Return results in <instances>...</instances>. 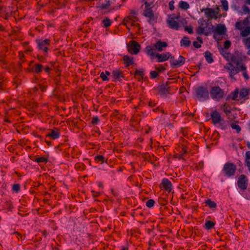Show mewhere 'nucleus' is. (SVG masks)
I'll list each match as a JSON object with an SVG mask.
<instances>
[{
	"mask_svg": "<svg viewBox=\"0 0 250 250\" xmlns=\"http://www.w3.org/2000/svg\"><path fill=\"white\" fill-rule=\"evenodd\" d=\"M155 0H142L145 7L143 15L148 19V22L153 24L157 22V15L155 14L152 8L155 6Z\"/></svg>",
	"mask_w": 250,
	"mask_h": 250,
	"instance_id": "f257e3e1",
	"label": "nucleus"
},
{
	"mask_svg": "<svg viewBox=\"0 0 250 250\" xmlns=\"http://www.w3.org/2000/svg\"><path fill=\"white\" fill-rule=\"evenodd\" d=\"M236 169L237 167L234 164L228 162L224 164L222 171L225 176L230 177L235 175Z\"/></svg>",
	"mask_w": 250,
	"mask_h": 250,
	"instance_id": "f03ea898",
	"label": "nucleus"
},
{
	"mask_svg": "<svg viewBox=\"0 0 250 250\" xmlns=\"http://www.w3.org/2000/svg\"><path fill=\"white\" fill-rule=\"evenodd\" d=\"M196 95L197 98L200 101L208 99V91L207 87L200 86L196 89Z\"/></svg>",
	"mask_w": 250,
	"mask_h": 250,
	"instance_id": "7ed1b4c3",
	"label": "nucleus"
},
{
	"mask_svg": "<svg viewBox=\"0 0 250 250\" xmlns=\"http://www.w3.org/2000/svg\"><path fill=\"white\" fill-rule=\"evenodd\" d=\"M210 94L213 100L218 101L223 97L224 92L219 86H215L211 87Z\"/></svg>",
	"mask_w": 250,
	"mask_h": 250,
	"instance_id": "20e7f679",
	"label": "nucleus"
},
{
	"mask_svg": "<svg viewBox=\"0 0 250 250\" xmlns=\"http://www.w3.org/2000/svg\"><path fill=\"white\" fill-rule=\"evenodd\" d=\"M121 5L119 2H117L116 0H108L105 4H102L100 7L102 9H118L120 8Z\"/></svg>",
	"mask_w": 250,
	"mask_h": 250,
	"instance_id": "39448f33",
	"label": "nucleus"
},
{
	"mask_svg": "<svg viewBox=\"0 0 250 250\" xmlns=\"http://www.w3.org/2000/svg\"><path fill=\"white\" fill-rule=\"evenodd\" d=\"M237 184L239 188L243 190H246L247 188L248 185L247 177L244 174L241 175L238 178Z\"/></svg>",
	"mask_w": 250,
	"mask_h": 250,
	"instance_id": "423d86ee",
	"label": "nucleus"
},
{
	"mask_svg": "<svg viewBox=\"0 0 250 250\" xmlns=\"http://www.w3.org/2000/svg\"><path fill=\"white\" fill-rule=\"evenodd\" d=\"M36 42L38 43L39 48L43 50L45 53L48 52V46L50 45V40L46 39L45 40H37Z\"/></svg>",
	"mask_w": 250,
	"mask_h": 250,
	"instance_id": "0eeeda50",
	"label": "nucleus"
},
{
	"mask_svg": "<svg viewBox=\"0 0 250 250\" xmlns=\"http://www.w3.org/2000/svg\"><path fill=\"white\" fill-rule=\"evenodd\" d=\"M199 26L196 29V33L198 35L205 34L208 35V34L205 33V29L207 27L208 24L203 19H200L198 21Z\"/></svg>",
	"mask_w": 250,
	"mask_h": 250,
	"instance_id": "6e6552de",
	"label": "nucleus"
},
{
	"mask_svg": "<svg viewBox=\"0 0 250 250\" xmlns=\"http://www.w3.org/2000/svg\"><path fill=\"white\" fill-rule=\"evenodd\" d=\"M140 49V44L135 41H132L129 42L128 46V51L132 54H137Z\"/></svg>",
	"mask_w": 250,
	"mask_h": 250,
	"instance_id": "1a4fd4ad",
	"label": "nucleus"
},
{
	"mask_svg": "<svg viewBox=\"0 0 250 250\" xmlns=\"http://www.w3.org/2000/svg\"><path fill=\"white\" fill-rule=\"evenodd\" d=\"M169 82H166V83L159 85L157 87V90L159 94L162 96H166L167 94L169 93L170 87L169 86Z\"/></svg>",
	"mask_w": 250,
	"mask_h": 250,
	"instance_id": "9d476101",
	"label": "nucleus"
},
{
	"mask_svg": "<svg viewBox=\"0 0 250 250\" xmlns=\"http://www.w3.org/2000/svg\"><path fill=\"white\" fill-rule=\"evenodd\" d=\"M185 62V58L180 55L178 59H175L174 57H172L170 59V62L171 65L173 67L180 66H182Z\"/></svg>",
	"mask_w": 250,
	"mask_h": 250,
	"instance_id": "9b49d317",
	"label": "nucleus"
},
{
	"mask_svg": "<svg viewBox=\"0 0 250 250\" xmlns=\"http://www.w3.org/2000/svg\"><path fill=\"white\" fill-rule=\"evenodd\" d=\"M224 68L230 71L229 76L231 79H233V76L240 71L238 67H235L230 63H227Z\"/></svg>",
	"mask_w": 250,
	"mask_h": 250,
	"instance_id": "f8f14e48",
	"label": "nucleus"
},
{
	"mask_svg": "<svg viewBox=\"0 0 250 250\" xmlns=\"http://www.w3.org/2000/svg\"><path fill=\"white\" fill-rule=\"evenodd\" d=\"M210 117L212 124L216 125L220 124L223 120L220 114L217 110H214L210 113Z\"/></svg>",
	"mask_w": 250,
	"mask_h": 250,
	"instance_id": "ddd939ff",
	"label": "nucleus"
},
{
	"mask_svg": "<svg viewBox=\"0 0 250 250\" xmlns=\"http://www.w3.org/2000/svg\"><path fill=\"white\" fill-rule=\"evenodd\" d=\"M202 11H204L206 16L210 19H214L216 20L217 19L218 12L215 11L212 8H208L203 9L202 10Z\"/></svg>",
	"mask_w": 250,
	"mask_h": 250,
	"instance_id": "4468645a",
	"label": "nucleus"
},
{
	"mask_svg": "<svg viewBox=\"0 0 250 250\" xmlns=\"http://www.w3.org/2000/svg\"><path fill=\"white\" fill-rule=\"evenodd\" d=\"M9 8L0 5V16L5 20H7L11 15Z\"/></svg>",
	"mask_w": 250,
	"mask_h": 250,
	"instance_id": "2eb2a0df",
	"label": "nucleus"
},
{
	"mask_svg": "<svg viewBox=\"0 0 250 250\" xmlns=\"http://www.w3.org/2000/svg\"><path fill=\"white\" fill-rule=\"evenodd\" d=\"M167 23L171 29L178 30L179 28L178 22L175 21L173 17L168 18V19L167 20Z\"/></svg>",
	"mask_w": 250,
	"mask_h": 250,
	"instance_id": "dca6fc26",
	"label": "nucleus"
},
{
	"mask_svg": "<svg viewBox=\"0 0 250 250\" xmlns=\"http://www.w3.org/2000/svg\"><path fill=\"white\" fill-rule=\"evenodd\" d=\"M170 56L171 54L169 52H166L163 54H156L155 55L158 62H165L167 60Z\"/></svg>",
	"mask_w": 250,
	"mask_h": 250,
	"instance_id": "f3484780",
	"label": "nucleus"
},
{
	"mask_svg": "<svg viewBox=\"0 0 250 250\" xmlns=\"http://www.w3.org/2000/svg\"><path fill=\"white\" fill-rule=\"evenodd\" d=\"M167 46V43L165 42H162L161 41H158L156 43L153 44V46L155 47L156 50L159 52H162L164 48Z\"/></svg>",
	"mask_w": 250,
	"mask_h": 250,
	"instance_id": "a211bd4d",
	"label": "nucleus"
},
{
	"mask_svg": "<svg viewBox=\"0 0 250 250\" xmlns=\"http://www.w3.org/2000/svg\"><path fill=\"white\" fill-rule=\"evenodd\" d=\"M155 47L153 46V44L152 45H147L146 47L145 52L151 58H153L156 54L155 53Z\"/></svg>",
	"mask_w": 250,
	"mask_h": 250,
	"instance_id": "6ab92c4d",
	"label": "nucleus"
},
{
	"mask_svg": "<svg viewBox=\"0 0 250 250\" xmlns=\"http://www.w3.org/2000/svg\"><path fill=\"white\" fill-rule=\"evenodd\" d=\"M213 32H216L219 35H223L226 33L227 28L225 25L218 24L217 25L216 28L213 30Z\"/></svg>",
	"mask_w": 250,
	"mask_h": 250,
	"instance_id": "aec40b11",
	"label": "nucleus"
},
{
	"mask_svg": "<svg viewBox=\"0 0 250 250\" xmlns=\"http://www.w3.org/2000/svg\"><path fill=\"white\" fill-rule=\"evenodd\" d=\"M162 185L163 188L167 191L170 192L171 190V183L167 179L165 178L163 180Z\"/></svg>",
	"mask_w": 250,
	"mask_h": 250,
	"instance_id": "412c9836",
	"label": "nucleus"
},
{
	"mask_svg": "<svg viewBox=\"0 0 250 250\" xmlns=\"http://www.w3.org/2000/svg\"><path fill=\"white\" fill-rule=\"evenodd\" d=\"M46 136L49 137L52 139H56L59 137L60 133L57 129L51 130L50 132L46 135Z\"/></svg>",
	"mask_w": 250,
	"mask_h": 250,
	"instance_id": "4be33fe9",
	"label": "nucleus"
},
{
	"mask_svg": "<svg viewBox=\"0 0 250 250\" xmlns=\"http://www.w3.org/2000/svg\"><path fill=\"white\" fill-rule=\"evenodd\" d=\"M112 74L114 79L119 81H120L121 79L123 77L122 71L119 70L113 71Z\"/></svg>",
	"mask_w": 250,
	"mask_h": 250,
	"instance_id": "5701e85b",
	"label": "nucleus"
},
{
	"mask_svg": "<svg viewBox=\"0 0 250 250\" xmlns=\"http://www.w3.org/2000/svg\"><path fill=\"white\" fill-rule=\"evenodd\" d=\"M130 21L131 20L123 21V24L124 25H125L128 29L130 30V27L132 26H136L137 27L139 26V24L138 23H135L136 21H132L131 20V21Z\"/></svg>",
	"mask_w": 250,
	"mask_h": 250,
	"instance_id": "b1692460",
	"label": "nucleus"
},
{
	"mask_svg": "<svg viewBox=\"0 0 250 250\" xmlns=\"http://www.w3.org/2000/svg\"><path fill=\"white\" fill-rule=\"evenodd\" d=\"M191 44V41L188 37H184L180 41L181 46L188 47Z\"/></svg>",
	"mask_w": 250,
	"mask_h": 250,
	"instance_id": "393cba45",
	"label": "nucleus"
},
{
	"mask_svg": "<svg viewBox=\"0 0 250 250\" xmlns=\"http://www.w3.org/2000/svg\"><path fill=\"white\" fill-rule=\"evenodd\" d=\"M124 61L125 64H126V66H129L134 63V61L132 58L129 57V56L126 55L124 57Z\"/></svg>",
	"mask_w": 250,
	"mask_h": 250,
	"instance_id": "a878e982",
	"label": "nucleus"
},
{
	"mask_svg": "<svg viewBox=\"0 0 250 250\" xmlns=\"http://www.w3.org/2000/svg\"><path fill=\"white\" fill-rule=\"evenodd\" d=\"M205 57L208 63H211L213 62L212 54L208 51L205 52Z\"/></svg>",
	"mask_w": 250,
	"mask_h": 250,
	"instance_id": "bb28decb",
	"label": "nucleus"
},
{
	"mask_svg": "<svg viewBox=\"0 0 250 250\" xmlns=\"http://www.w3.org/2000/svg\"><path fill=\"white\" fill-rule=\"evenodd\" d=\"M110 75V73L108 71H105V72H102L100 74V77L104 81H107L109 80L108 76Z\"/></svg>",
	"mask_w": 250,
	"mask_h": 250,
	"instance_id": "cd10ccee",
	"label": "nucleus"
},
{
	"mask_svg": "<svg viewBox=\"0 0 250 250\" xmlns=\"http://www.w3.org/2000/svg\"><path fill=\"white\" fill-rule=\"evenodd\" d=\"M179 5L183 10H187L189 8V4L187 2L183 0L179 2Z\"/></svg>",
	"mask_w": 250,
	"mask_h": 250,
	"instance_id": "c85d7f7f",
	"label": "nucleus"
},
{
	"mask_svg": "<svg viewBox=\"0 0 250 250\" xmlns=\"http://www.w3.org/2000/svg\"><path fill=\"white\" fill-rule=\"evenodd\" d=\"M43 69V66L40 63H36L35 65L34 69L36 73L39 74L41 72Z\"/></svg>",
	"mask_w": 250,
	"mask_h": 250,
	"instance_id": "c756f323",
	"label": "nucleus"
},
{
	"mask_svg": "<svg viewBox=\"0 0 250 250\" xmlns=\"http://www.w3.org/2000/svg\"><path fill=\"white\" fill-rule=\"evenodd\" d=\"M240 34L242 37L248 36L250 34V27L247 26L244 30L241 31Z\"/></svg>",
	"mask_w": 250,
	"mask_h": 250,
	"instance_id": "7c9ffc66",
	"label": "nucleus"
},
{
	"mask_svg": "<svg viewBox=\"0 0 250 250\" xmlns=\"http://www.w3.org/2000/svg\"><path fill=\"white\" fill-rule=\"evenodd\" d=\"M102 23L104 27H108L111 25V21L109 18H106L102 20Z\"/></svg>",
	"mask_w": 250,
	"mask_h": 250,
	"instance_id": "2f4dec72",
	"label": "nucleus"
},
{
	"mask_svg": "<svg viewBox=\"0 0 250 250\" xmlns=\"http://www.w3.org/2000/svg\"><path fill=\"white\" fill-rule=\"evenodd\" d=\"M205 225L206 229H210L214 226L215 223L211 221H207Z\"/></svg>",
	"mask_w": 250,
	"mask_h": 250,
	"instance_id": "473e14b6",
	"label": "nucleus"
},
{
	"mask_svg": "<svg viewBox=\"0 0 250 250\" xmlns=\"http://www.w3.org/2000/svg\"><path fill=\"white\" fill-rule=\"evenodd\" d=\"M134 75L135 76L137 75L140 76V78H138V80H140L141 79L143 78L144 75V70L143 69L136 70L135 72Z\"/></svg>",
	"mask_w": 250,
	"mask_h": 250,
	"instance_id": "72a5a7b5",
	"label": "nucleus"
},
{
	"mask_svg": "<svg viewBox=\"0 0 250 250\" xmlns=\"http://www.w3.org/2000/svg\"><path fill=\"white\" fill-rule=\"evenodd\" d=\"M205 203L210 208H215L216 207V204L213 202L211 201L210 199L207 200Z\"/></svg>",
	"mask_w": 250,
	"mask_h": 250,
	"instance_id": "f704fd0d",
	"label": "nucleus"
},
{
	"mask_svg": "<svg viewBox=\"0 0 250 250\" xmlns=\"http://www.w3.org/2000/svg\"><path fill=\"white\" fill-rule=\"evenodd\" d=\"M221 2L223 9L225 11H228L229 9L228 1L227 0H221Z\"/></svg>",
	"mask_w": 250,
	"mask_h": 250,
	"instance_id": "c9c22d12",
	"label": "nucleus"
},
{
	"mask_svg": "<svg viewBox=\"0 0 250 250\" xmlns=\"http://www.w3.org/2000/svg\"><path fill=\"white\" fill-rule=\"evenodd\" d=\"M137 20V18L134 15H131V14L129 15L126 18L124 19L123 21L132 20V21H136Z\"/></svg>",
	"mask_w": 250,
	"mask_h": 250,
	"instance_id": "e433bc0d",
	"label": "nucleus"
},
{
	"mask_svg": "<svg viewBox=\"0 0 250 250\" xmlns=\"http://www.w3.org/2000/svg\"><path fill=\"white\" fill-rule=\"evenodd\" d=\"M243 42L248 49H250V37L244 39Z\"/></svg>",
	"mask_w": 250,
	"mask_h": 250,
	"instance_id": "4c0bfd02",
	"label": "nucleus"
},
{
	"mask_svg": "<svg viewBox=\"0 0 250 250\" xmlns=\"http://www.w3.org/2000/svg\"><path fill=\"white\" fill-rule=\"evenodd\" d=\"M249 94V91L246 89H243L239 93L241 98H244Z\"/></svg>",
	"mask_w": 250,
	"mask_h": 250,
	"instance_id": "58836bf2",
	"label": "nucleus"
},
{
	"mask_svg": "<svg viewBox=\"0 0 250 250\" xmlns=\"http://www.w3.org/2000/svg\"><path fill=\"white\" fill-rule=\"evenodd\" d=\"M35 161L38 163H45L47 162V159L44 157H38L36 159Z\"/></svg>",
	"mask_w": 250,
	"mask_h": 250,
	"instance_id": "ea45409f",
	"label": "nucleus"
},
{
	"mask_svg": "<svg viewBox=\"0 0 250 250\" xmlns=\"http://www.w3.org/2000/svg\"><path fill=\"white\" fill-rule=\"evenodd\" d=\"M235 27L237 29L241 30L244 28V25H243L241 21H237L235 23Z\"/></svg>",
	"mask_w": 250,
	"mask_h": 250,
	"instance_id": "a19ab883",
	"label": "nucleus"
},
{
	"mask_svg": "<svg viewBox=\"0 0 250 250\" xmlns=\"http://www.w3.org/2000/svg\"><path fill=\"white\" fill-rule=\"evenodd\" d=\"M231 127L232 129L236 130L237 133L240 132L241 130V127L239 125L233 123L231 124Z\"/></svg>",
	"mask_w": 250,
	"mask_h": 250,
	"instance_id": "79ce46f5",
	"label": "nucleus"
},
{
	"mask_svg": "<svg viewBox=\"0 0 250 250\" xmlns=\"http://www.w3.org/2000/svg\"><path fill=\"white\" fill-rule=\"evenodd\" d=\"M155 203V201L153 199H149L146 202V206L148 208L152 207Z\"/></svg>",
	"mask_w": 250,
	"mask_h": 250,
	"instance_id": "37998d69",
	"label": "nucleus"
},
{
	"mask_svg": "<svg viewBox=\"0 0 250 250\" xmlns=\"http://www.w3.org/2000/svg\"><path fill=\"white\" fill-rule=\"evenodd\" d=\"M95 160L97 162H101L102 163H104L105 160V158L102 155H98L96 156Z\"/></svg>",
	"mask_w": 250,
	"mask_h": 250,
	"instance_id": "c03bdc74",
	"label": "nucleus"
},
{
	"mask_svg": "<svg viewBox=\"0 0 250 250\" xmlns=\"http://www.w3.org/2000/svg\"><path fill=\"white\" fill-rule=\"evenodd\" d=\"M158 76V73L155 71H151L150 72V77L151 79H155Z\"/></svg>",
	"mask_w": 250,
	"mask_h": 250,
	"instance_id": "a18cd8bd",
	"label": "nucleus"
},
{
	"mask_svg": "<svg viewBox=\"0 0 250 250\" xmlns=\"http://www.w3.org/2000/svg\"><path fill=\"white\" fill-rule=\"evenodd\" d=\"M250 16H248L247 18H246L242 21H241L242 22V24H243V25L244 26H247L248 24H249V21H250Z\"/></svg>",
	"mask_w": 250,
	"mask_h": 250,
	"instance_id": "49530a36",
	"label": "nucleus"
},
{
	"mask_svg": "<svg viewBox=\"0 0 250 250\" xmlns=\"http://www.w3.org/2000/svg\"><path fill=\"white\" fill-rule=\"evenodd\" d=\"M12 189L13 191L16 192H18L20 189V186L19 184H14L13 185Z\"/></svg>",
	"mask_w": 250,
	"mask_h": 250,
	"instance_id": "de8ad7c7",
	"label": "nucleus"
},
{
	"mask_svg": "<svg viewBox=\"0 0 250 250\" xmlns=\"http://www.w3.org/2000/svg\"><path fill=\"white\" fill-rule=\"evenodd\" d=\"M19 57L21 61V63H22L25 62L24 55L22 52H19Z\"/></svg>",
	"mask_w": 250,
	"mask_h": 250,
	"instance_id": "09e8293b",
	"label": "nucleus"
},
{
	"mask_svg": "<svg viewBox=\"0 0 250 250\" xmlns=\"http://www.w3.org/2000/svg\"><path fill=\"white\" fill-rule=\"evenodd\" d=\"M185 30L189 34L193 33V28L192 26H186L185 27Z\"/></svg>",
	"mask_w": 250,
	"mask_h": 250,
	"instance_id": "8fccbe9b",
	"label": "nucleus"
},
{
	"mask_svg": "<svg viewBox=\"0 0 250 250\" xmlns=\"http://www.w3.org/2000/svg\"><path fill=\"white\" fill-rule=\"evenodd\" d=\"M230 44H231V42L230 41H226L224 42V48L226 49L229 48L230 47Z\"/></svg>",
	"mask_w": 250,
	"mask_h": 250,
	"instance_id": "3c124183",
	"label": "nucleus"
},
{
	"mask_svg": "<svg viewBox=\"0 0 250 250\" xmlns=\"http://www.w3.org/2000/svg\"><path fill=\"white\" fill-rule=\"evenodd\" d=\"M238 95V92L235 91L234 92L232 93V96H231V99L233 100H235L236 98H237Z\"/></svg>",
	"mask_w": 250,
	"mask_h": 250,
	"instance_id": "603ef678",
	"label": "nucleus"
},
{
	"mask_svg": "<svg viewBox=\"0 0 250 250\" xmlns=\"http://www.w3.org/2000/svg\"><path fill=\"white\" fill-rule=\"evenodd\" d=\"M99 122V118H98V117L96 116V117H94L92 118V121H91V123H92V124H97Z\"/></svg>",
	"mask_w": 250,
	"mask_h": 250,
	"instance_id": "864d4df0",
	"label": "nucleus"
},
{
	"mask_svg": "<svg viewBox=\"0 0 250 250\" xmlns=\"http://www.w3.org/2000/svg\"><path fill=\"white\" fill-rule=\"evenodd\" d=\"M243 10L245 14H249L250 13V9L247 6H244L243 7Z\"/></svg>",
	"mask_w": 250,
	"mask_h": 250,
	"instance_id": "5fc2aeb1",
	"label": "nucleus"
},
{
	"mask_svg": "<svg viewBox=\"0 0 250 250\" xmlns=\"http://www.w3.org/2000/svg\"><path fill=\"white\" fill-rule=\"evenodd\" d=\"M193 46L196 48H199L200 47H201V45L200 43H199L197 42L196 41H194L193 42Z\"/></svg>",
	"mask_w": 250,
	"mask_h": 250,
	"instance_id": "6e6d98bb",
	"label": "nucleus"
},
{
	"mask_svg": "<svg viewBox=\"0 0 250 250\" xmlns=\"http://www.w3.org/2000/svg\"><path fill=\"white\" fill-rule=\"evenodd\" d=\"M39 88L41 90L42 92H44L46 90V85H42V84H40L39 85Z\"/></svg>",
	"mask_w": 250,
	"mask_h": 250,
	"instance_id": "4d7b16f0",
	"label": "nucleus"
},
{
	"mask_svg": "<svg viewBox=\"0 0 250 250\" xmlns=\"http://www.w3.org/2000/svg\"><path fill=\"white\" fill-rule=\"evenodd\" d=\"M174 1H171L169 2V9L171 10H174Z\"/></svg>",
	"mask_w": 250,
	"mask_h": 250,
	"instance_id": "13d9d810",
	"label": "nucleus"
},
{
	"mask_svg": "<svg viewBox=\"0 0 250 250\" xmlns=\"http://www.w3.org/2000/svg\"><path fill=\"white\" fill-rule=\"evenodd\" d=\"M153 111H161L163 113H165V111H164V109L162 107H157L155 109H153Z\"/></svg>",
	"mask_w": 250,
	"mask_h": 250,
	"instance_id": "bf43d9fd",
	"label": "nucleus"
},
{
	"mask_svg": "<svg viewBox=\"0 0 250 250\" xmlns=\"http://www.w3.org/2000/svg\"><path fill=\"white\" fill-rule=\"evenodd\" d=\"M156 69L159 72H162L165 70V68L163 66H160L158 67H156Z\"/></svg>",
	"mask_w": 250,
	"mask_h": 250,
	"instance_id": "052dcab7",
	"label": "nucleus"
},
{
	"mask_svg": "<svg viewBox=\"0 0 250 250\" xmlns=\"http://www.w3.org/2000/svg\"><path fill=\"white\" fill-rule=\"evenodd\" d=\"M236 67H238L240 71V70H245L246 69V67L244 65L237 66Z\"/></svg>",
	"mask_w": 250,
	"mask_h": 250,
	"instance_id": "680f3d73",
	"label": "nucleus"
},
{
	"mask_svg": "<svg viewBox=\"0 0 250 250\" xmlns=\"http://www.w3.org/2000/svg\"><path fill=\"white\" fill-rule=\"evenodd\" d=\"M245 163L248 169L250 168V160L245 159Z\"/></svg>",
	"mask_w": 250,
	"mask_h": 250,
	"instance_id": "e2e57ef3",
	"label": "nucleus"
},
{
	"mask_svg": "<svg viewBox=\"0 0 250 250\" xmlns=\"http://www.w3.org/2000/svg\"><path fill=\"white\" fill-rule=\"evenodd\" d=\"M245 159L250 160V151L246 152Z\"/></svg>",
	"mask_w": 250,
	"mask_h": 250,
	"instance_id": "0e129e2a",
	"label": "nucleus"
},
{
	"mask_svg": "<svg viewBox=\"0 0 250 250\" xmlns=\"http://www.w3.org/2000/svg\"><path fill=\"white\" fill-rule=\"evenodd\" d=\"M214 32V35H213V37L215 39V40H219V36L220 35H219V34L216 33V32Z\"/></svg>",
	"mask_w": 250,
	"mask_h": 250,
	"instance_id": "69168bd1",
	"label": "nucleus"
},
{
	"mask_svg": "<svg viewBox=\"0 0 250 250\" xmlns=\"http://www.w3.org/2000/svg\"><path fill=\"white\" fill-rule=\"evenodd\" d=\"M93 197H98L100 195V193L94 191H91Z\"/></svg>",
	"mask_w": 250,
	"mask_h": 250,
	"instance_id": "338daca9",
	"label": "nucleus"
},
{
	"mask_svg": "<svg viewBox=\"0 0 250 250\" xmlns=\"http://www.w3.org/2000/svg\"><path fill=\"white\" fill-rule=\"evenodd\" d=\"M183 153L181 154V157H183V155L184 154H186L188 152L187 149L185 146H184L182 148Z\"/></svg>",
	"mask_w": 250,
	"mask_h": 250,
	"instance_id": "774afa93",
	"label": "nucleus"
}]
</instances>
